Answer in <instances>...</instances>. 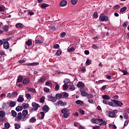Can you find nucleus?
<instances>
[{"label":"nucleus","mask_w":129,"mask_h":129,"mask_svg":"<svg viewBox=\"0 0 129 129\" xmlns=\"http://www.w3.org/2000/svg\"><path fill=\"white\" fill-rule=\"evenodd\" d=\"M123 105L122 102L116 100H112L111 102H109V105L113 107H117V106H121Z\"/></svg>","instance_id":"nucleus-1"},{"label":"nucleus","mask_w":129,"mask_h":129,"mask_svg":"<svg viewBox=\"0 0 129 129\" xmlns=\"http://www.w3.org/2000/svg\"><path fill=\"white\" fill-rule=\"evenodd\" d=\"M32 106H33V108H31V111H36V110H38V109L40 108V105L36 102H32Z\"/></svg>","instance_id":"nucleus-2"},{"label":"nucleus","mask_w":129,"mask_h":129,"mask_svg":"<svg viewBox=\"0 0 129 129\" xmlns=\"http://www.w3.org/2000/svg\"><path fill=\"white\" fill-rule=\"evenodd\" d=\"M99 20L101 22H107L108 21V17L105 16L104 14H101Z\"/></svg>","instance_id":"nucleus-3"},{"label":"nucleus","mask_w":129,"mask_h":129,"mask_svg":"<svg viewBox=\"0 0 129 129\" xmlns=\"http://www.w3.org/2000/svg\"><path fill=\"white\" fill-rule=\"evenodd\" d=\"M7 104L9 105V106H10V107H15L17 104V103L15 101H9V102L7 103Z\"/></svg>","instance_id":"nucleus-4"},{"label":"nucleus","mask_w":129,"mask_h":129,"mask_svg":"<svg viewBox=\"0 0 129 129\" xmlns=\"http://www.w3.org/2000/svg\"><path fill=\"white\" fill-rule=\"evenodd\" d=\"M91 120L93 123H96L97 124H98V123H100V122L102 121V119L94 118H92Z\"/></svg>","instance_id":"nucleus-5"},{"label":"nucleus","mask_w":129,"mask_h":129,"mask_svg":"<svg viewBox=\"0 0 129 129\" xmlns=\"http://www.w3.org/2000/svg\"><path fill=\"white\" fill-rule=\"evenodd\" d=\"M48 97L52 102H56V101H57L56 97H53L52 95H49Z\"/></svg>","instance_id":"nucleus-6"},{"label":"nucleus","mask_w":129,"mask_h":129,"mask_svg":"<svg viewBox=\"0 0 129 129\" xmlns=\"http://www.w3.org/2000/svg\"><path fill=\"white\" fill-rule=\"evenodd\" d=\"M23 115L22 112L18 113L16 120H17L18 121H20V120H21V119L23 118Z\"/></svg>","instance_id":"nucleus-7"},{"label":"nucleus","mask_w":129,"mask_h":129,"mask_svg":"<svg viewBox=\"0 0 129 129\" xmlns=\"http://www.w3.org/2000/svg\"><path fill=\"white\" fill-rule=\"evenodd\" d=\"M42 109L43 111H45V112L46 113L49 111V110H50V108H49V106H48V105H45L44 106H43Z\"/></svg>","instance_id":"nucleus-8"},{"label":"nucleus","mask_w":129,"mask_h":129,"mask_svg":"<svg viewBox=\"0 0 129 129\" xmlns=\"http://www.w3.org/2000/svg\"><path fill=\"white\" fill-rule=\"evenodd\" d=\"M85 86V85L82 82H79L77 84V87L79 88H83Z\"/></svg>","instance_id":"nucleus-9"},{"label":"nucleus","mask_w":129,"mask_h":129,"mask_svg":"<svg viewBox=\"0 0 129 129\" xmlns=\"http://www.w3.org/2000/svg\"><path fill=\"white\" fill-rule=\"evenodd\" d=\"M59 6L60 7H65L66 6H67V1L65 0L61 1L59 4Z\"/></svg>","instance_id":"nucleus-10"},{"label":"nucleus","mask_w":129,"mask_h":129,"mask_svg":"<svg viewBox=\"0 0 129 129\" xmlns=\"http://www.w3.org/2000/svg\"><path fill=\"white\" fill-rule=\"evenodd\" d=\"M80 91L81 92L82 96H86V95H87V93L85 92V90L84 89H80Z\"/></svg>","instance_id":"nucleus-11"},{"label":"nucleus","mask_w":129,"mask_h":129,"mask_svg":"<svg viewBox=\"0 0 129 129\" xmlns=\"http://www.w3.org/2000/svg\"><path fill=\"white\" fill-rule=\"evenodd\" d=\"M3 46L5 49H9V47H10V43H9V42L8 41H5Z\"/></svg>","instance_id":"nucleus-12"},{"label":"nucleus","mask_w":129,"mask_h":129,"mask_svg":"<svg viewBox=\"0 0 129 129\" xmlns=\"http://www.w3.org/2000/svg\"><path fill=\"white\" fill-rule=\"evenodd\" d=\"M16 27L17 29H23L24 28V25L22 23H17L16 24Z\"/></svg>","instance_id":"nucleus-13"},{"label":"nucleus","mask_w":129,"mask_h":129,"mask_svg":"<svg viewBox=\"0 0 129 129\" xmlns=\"http://www.w3.org/2000/svg\"><path fill=\"white\" fill-rule=\"evenodd\" d=\"M30 82V80L28 78H25L23 81V84L24 85H27V84H29V83Z\"/></svg>","instance_id":"nucleus-14"},{"label":"nucleus","mask_w":129,"mask_h":129,"mask_svg":"<svg viewBox=\"0 0 129 129\" xmlns=\"http://www.w3.org/2000/svg\"><path fill=\"white\" fill-rule=\"evenodd\" d=\"M24 97H23V95H20L18 98L17 99V101L18 102H23L24 101Z\"/></svg>","instance_id":"nucleus-15"},{"label":"nucleus","mask_w":129,"mask_h":129,"mask_svg":"<svg viewBox=\"0 0 129 129\" xmlns=\"http://www.w3.org/2000/svg\"><path fill=\"white\" fill-rule=\"evenodd\" d=\"M69 111H70V110L68 108H64L61 110V113H63V114L69 112Z\"/></svg>","instance_id":"nucleus-16"},{"label":"nucleus","mask_w":129,"mask_h":129,"mask_svg":"<svg viewBox=\"0 0 129 129\" xmlns=\"http://www.w3.org/2000/svg\"><path fill=\"white\" fill-rule=\"evenodd\" d=\"M44 81H46V77H41V78L38 81V83H42L44 82Z\"/></svg>","instance_id":"nucleus-17"},{"label":"nucleus","mask_w":129,"mask_h":129,"mask_svg":"<svg viewBox=\"0 0 129 129\" xmlns=\"http://www.w3.org/2000/svg\"><path fill=\"white\" fill-rule=\"evenodd\" d=\"M3 29L4 32H8L10 27H9L8 25H4V26L3 27Z\"/></svg>","instance_id":"nucleus-18"},{"label":"nucleus","mask_w":129,"mask_h":129,"mask_svg":"<svg viewBox=\"0 0 129 129\" xmlns=\"http://www.w3.org/2000/svg\"><path fill=\"white\" fill-rule=\"evenodd\" d=\"M108 115L110 117H115V114H114L112 111H109Z\"/></svg>","instance_id":"nucleus-19"},{"label":"nucleus","mask_w":129,"mask_h":129,"mask_svg":"<svg viewBox=\"0 0 129 129\" xmlns=\"http://www.w3.org/2000/svg\"><path fill=\"white\" fill-rule=\"evenodd\" d=\"M22 107H23V109H26L29 107V104L23 103L22 104Z\"/></svg>","instance_id":"nucleus-20"},{"label":"nucleus","mask_w":129,"mask_h":129,"mask_svg":"<svg viewBox=\"0 0 129 129\" xmlns=\"http://www.w3.org/2000/svg\"><path fill=\"white\" fill-rule=\"evenodd\" d=\"M76 103L77 105L80 104V105H83V104H84V102H83V101L80 100H77L76 101Z\"/></svg>","instance_id":"nucleus-21"},{"label":"nucleus","mask_w":129,"mask_h":129,"mask_svg":"<svg viewBox=\"0 0 129 129\" xmlns=\"http://www.w3.org/2000/svg\"><path fill=\"white\" fill-rule=\"evenodd\" d=\"M37 65H39V62L28 63L27 64L28 66H37Z\"/></svg>","instance_id":"nucleus-22"},{"label":"nucleus","mask_w":129,"mask_h":129,"mask_svg":"<svg viewBox=\"0 0 129 129\" xmlns=\"http://www.w3.org/2000/svg\"><path fill=\"white\" fill-rule=\"evenodd\" d=\"M26 44L27 46H31L32 44H33V42H32V40L28 39V41L26 42Z\"/></svg>","instance_id":"nucleus-23"},{"label":"nucleus","mask_w":129,"mask_h":129,"mask_svg":"<svg viewBox=\"0 0 129 129\" xmlns=\"http://www.w3.org/2000/svg\"><path fill=\"white\" fill-rule=\"evenodd\" d=\"M62 98V94H56L55 95V99H61Z\"/></svg>","instance_id":"nucleus-24"},{"label":"nucleus","mask_w":129,"mask_h":129,"mask_svg":"<svg viewBox=\"0 0 129 129\" xmlns=\"http://www.w3.org/2000/svg\"><path fill=\"white\" fill-rule=\"evenodd\" d=\"M16 111H22L23 110V107L22 106H18L16 108Z\"/></svg>","instance_id":"nucleus-25"},{"label":"nucleus","mask_w":129,"mask_h":129,"mask_svg":"<svg viewBox=\"0 0 129 129\" xmlns=\"http://www.w3.org/2000/svg\"><path fill=\"white\" fill-rule=\"evenodd\" d=\"M36 117H32L29 119V122H31V123H34L35 121H36Z\"/></svg>","instance_id":"nucleus-26"},{"label":"nucleus","mask_w":129,"mask_h":129,"mask_svg":"<svg viewBox=\"0 0 129 129\" xmlns=\"http://www.w3.org/2000/svg\"><path fill=\"white\" fill-rule=\"evenodd\" d=\"M28 110H24L22 111V115H23V116H27V115H28Z\"/></svg>","instance_id":"nucleus-27"},{"label":"nucleus","mask_w":129,"mask_h":129,"mask_svg":"<svg viewBox=\"0 0 129 129\" xmlns=\"http://www.w3.org/2000/svg\"><path fill=\"white\" fill-rule=\"evenodd\" d=\"M23 76H20L18 77V78L17 79V82L18 83H20V82H22V81H23Z\"/></svg>","instance_id":"nucleus-28"},{"label":"nucleus","mask_w":129,"mask_h":129,"mask_svg":"<svg viewBox=\"0 0 129 129\" xmlns=\"http://www.w3.org/2000/svg\"><path fill=\"white\" fill-rule=\"evenodd\" d=\"M62 54V50L61 49H58L56 51V56H60Z\"/></svg>","instance_id":"nucleus-29"},{"label":"nucleus","mask_w":129,"mask_h":129,"mask_svg":"<svg viewBox=\"0 0 129 129\" xmlns=\"http://www.w3.org/2000/svg\"><path fill=\"white\" fill-rule=\"evenodd\" d=\"M11 113L12 114V116H13L14 117H16L17 116V112H16V111L12 110L11 111Z\"/></svg>","instance_id":"nucleus-30"},{"label":"nucleus","mask_w":129,"mask_h":129,"mask_svg":"<svg viewBox=\"0 0 129 129\" xmlns=\"http://www.w3.org/2000/svg\"><path fill=\"white\" fill-rule=\"evenodd\" d=\"M60 105L61 106H64V103L62 101H59L55 105Z\"/></svg>","instance_id":"nucleus-31"},{"label":"nucleus","mask_w":129,"mask_h":129,"mask_svg":"<svg viewBox=\"0 0 129 129\" xmlns=\"http://www.w3.org/2000/svg\"><path fill=\"white\" fill-rule=\"evenodd\" d=\"M5 116H6V113L3 111H0V117L4 118Z\"/></svg>","instance_id":"nucleus-32"},{"label":"nucleus","mask_w":129,"mask_h":129,"mask_svg":"<svg viewBox=\"0 0 129 129\" xmlns=\"http://www.w3.org/2000/svg\"><path fill=\"white\" fill-rule=\"evenodd\" d=\"M102 98L104 99H108L109 100L110 99V97H109V96L107 95H104L102 96Z\"/></svg>","instance_id":"nucleus-33"},{"label":"nucleus","mask_w":129,"mask_h":129,"mask_svg":"<svg viewBox=\"0 0 129 129\" xmlns=\"http://www.w3.org/2000/svg\"><path fill=\"white\" fill-rule=\"evenodd\" d=\"M69 116H70V112H69L63 114V117H64V118H67L69 117Z\"/></svg>","instance_id":"nucleus-34"},{"label":"nucleus","mask_w":129,"mask_h":129,"mask_svg":"<svg viewBox=\"0 0 129 129\" xmlns=\"http://www.w3.org/2000/svg\"><path fill=\"white\" fill-rule=\"evenodd\" d=\"M126 9L127 8L125 7L121 8L119 10L120 13H123V12H125V11H126Z\"/></svg>","instance_id":"nucleus-35"},{"label":"nucleus","mask_w":129,"mask_h":129,"mask_svg":"<svg viewBox=\"0 0 129 129\" xmlns=\"http://www.w3.org/2000/svg\"><path fill=\"white\" fill-rule=\"evenodd\" d=\"M68 51H69V52H73V51H75V48H74V47H69L68 48Z\"/></svg>","instance_id":"nucleus-36"},{"label":"nucleus","mask_w":129,"mask_h":129,"mask_svg":"<svg viewBox=\"0 0 129 129\" xmlns=\"http://www.w3.org/2000/svg\"><path fill=\"white\" fill-rule=\"evenodd\" d=\"M62 96H63V97H68L69 96V94H68V93L63 92L61 93Z\"/></svg>","instance_id":"nucleus-37"},{"label":"nucleus","mask_w":129,"mask_h":129,"mask_svg":"<svg viewBox=\"0 0 129 129\" xmlns=\"http://www.w3.org/2000/svg\"><path fill=\"white\" fill-rule=\"evenodd\" d=\"M86 96L88 99L92 98V97H93V94H90L87 93V95Z\"/></svg>","instance_id":"nucleus-38"},{"label":"nucleus","mask_w":129,"mask_h":129,"mask_svg":"<svg viewBox=\"0 0 129 129\" xmlns=\"http://www.w3.org/2000/svg\"><path fill=\"white\" fill-rule=\"evenodd\" d=\"M55 83L56 85L55 86V90L58 91V90H59V88H60V86L57 83Z\"/></svg>","instance_id":"nucleus-39"},{"label":"nucleus","mask_w":129,"mask_h":129,"mask_svg":"<svg viewBox=\"0 0 129 129\" xmlns=\"http://www.w3.org/2000/svg\"><path fill=\"white\" fill-rule=\"evenodd\" d=\"M40 114H41V116L40 117L39 119H43L45 116V113L42 111L40 112Z\"/></svg>","instance_id":"nucleus-40"},{"label":"nucleus","mask_w":129,"mask_h":129,"mask_svg":"<svg viewBox=\"0 0 129 129\" xmlns=\"http://www.w3.org/2000/svg\"><path fill=\"white\" fill-rule=\"evenodd\" d=\"M63 90H67V89H68V85L67 84H64L63 85Z\"/></svg>","instance_id":"nucleus-41"},{"label":"nucleus","mask_w":129,"mask_h":129,"mask_svg":"<svg viewBox=\"0 0 129 129\" xmlns=\"http://www.w3.org/2000/svg\"><path fill=\"white\" fill-rule=\"evenodd\" d=\"M103 103H104V104H108V105H109V102H108V99H104L103 100Z\"/></svg>","instance_id":"nucleus-42"},{"label":"nucleus","mask_w":129,"mask_h":129,"mask_svg":"<svg viewBox=\"0 0 129 129\" xmlns=\"http://www.w3.org/2000/svg\"><path fill=\"white\" fill-rule=\"evenodd\" d=\"M12 97H15V96H18V93L17 92H13L12 93Z\"/></svg>","instance_id":"nucleus-43"},{"label":"nucleus","mask_w":129,"mask_h":129,"mask_svg":"<svg viewBox=\"0 0 129 129\" xmlns=\"http://www.w3.org/2000/svg\"><path fill=\"white\" fill-rule=\"evenodd\" d=\"M48 7H49V5L48 4H42L41 8H42V9H45L46 8H48Z\"/></svg>","instance_id":"nucleus-44"},{"label":"nucleus","mask_w":129,"mask_h":129,"mask_svg":"<svg viewBox=\"0 0 129 129\" xmlns=\"http://www.w3.org/2000/svg\"><path fill=\"white\" fill-rule=\"evenodd\" d=\"M5 126L6 127V128H10V126H11V124H10V123L9 122H6L5 124Z\"/></svg>","instance_id":"nucleus-45"},{"label":"nucleus","mask_w":129,"mask_h":129,"mask_svg":"<svg viewBox=\"0 0 129 129\" xmlns=\"http://www.w3.org/2000/svg\"><path fill=\"white\" fill-rule=\"evenodd\" d=\"M25 96L27 99H31L32 98L31 97V94H26Z\"/></svg>","instance_id":"nucleus-46"},{"label":"nucleus","mask_w":129,"mask_h":129,"mask_svg":"<svg viewBox=\"0 0 129 129\" xmlns=\"http://www.w3.org/2000/svg\"><path fill=\"white\" fill-rule=\"evenodd\" d=\"M86 64H87V65H90V64H91V60L87 59L86 61Z\"/></svg>","instance_id":"nucleus-47"},{"label":"nucleus","mask_w":129,"mask_h":129,"mask_svg":"<svg viewBox=\"0 0 129 129\" xmlns=\"http://www.w3.org/2000/svg\"><path fill=\"white\" fill-rule=\"evenodd\" d=\"M128 112L124 113V117L125 119H127V118H128Z\"/></svg>","instance_id":"nucleus-48"},{"label":"nucleus","mask_w":129,"mask_h":129,"mask_svg":"<svg viewBox=\"0 0 129 129\" xmlns=\"http://www.w3.org/2000/svg\"><path fill=\"white\" fill-rule=\"evenodd\" d=\"M70 89H71V90H72V91H73L74 90H75V86L71 85Z\"/></svg>","instance_id":"nucleus-49"},{"label":"nucleus","mask_w":129,"mask_h":129,"mask_svg":"<svg viewBox=\"0 0 129 129\" xmlns=\"http://www.w3.org/2000/svg\"><path fill=\"white\" fill-rule=\"evenodd\" d=\"M72 5H73L74 6L76 5V4H77V3H78V0H72Z\"/></svg>","instance_id":"nucleus-50"},{"label":"nucleus","mask_w":129,"mask_h":129,"mask_svg":"<svg viewBox=\"0 0 129 129\" xmlns=\"http://www.w3.org/2000/svg\"><path fill=\"white\" fill-rule=\"evenodd\" d=\"M25 62H26V58H23V59H21L19 61V63H20V64L25 63Z\"/></svg>","instance_id":"nucleus-51"},{"label":"nucleus","mask_w":129,"mask_h":129,"mask_svg":"<svg viewBox=\"0 0 129 129\" xmlns=\"http://www.w3.org/2000/svg\"><path fill=\"white\" fill-rule=\"evenodd\" d=\"M93 17H94V18H95V19H97V18H98V15L96 12L94 13Z\"/></svg>","instance_id":"nucleus-52"},{"label":"nucleus","mask_w":129,"mask_h":129,"mask_svg":"<svg viewBox=\"0 0 129 129\" xmlns=\"http://www.w3.org/2000/svg\"><path fill=\"white\" fill-rule=\"evenodd\" d=\"M15 127L16 129H19L20 128V127H21V125L19 124H15Z\"/></svg>","instance_id":"nucleus-53"},{"label":"nucleus","mask_w":129,"mask_h":129,"mask_svg":"<svg viewBox=\"0 0 129 129\" xmlns=\"http://www.w3.org/2000/svg\"><path fill=\"white\" fill-rule=\"evenodd\" d=\"M44 101H45V97H42L40 98V102L41 103H44Z\"/></svg>","instance_id":"nucleus-54"},{"label":"nucleus","mask_w":129,"mask_h":129,"mask_svg":"<svg viewBox=\"0 0 129 129\" xmlns=\"http://www.w3.org/2000/svg\"><path fill=\"white\" fill-rule=\"evenodd\" d=\"M35 43L36 44H42V42L41 41V40H40L39 39L35 40Z\"/></svg>","instance_id":"nucleus-55"},{"label":"nucleus","mask_w":129,"mask_h":129,"mask_svg":"<svg viewBox=\"0 0 129 129\" xmlns=\"http://www.w3.org/2000/svg\"><path fill=\"white\" fill-rule=\"evenodd\" d=\"M119 8H120V6L118 5H115L113 7V9H114L115 10H117L118 9H119Z\"/></svg>","instance_id":"nucleus-56"},{"label":"nucleus","mask_w":129,"mask_h":129,"mask_svg":"<svg viewBox=\"0 0 129 129\" xmlns=\"http://www.w3.org/2000/svg\"><path fill=\"white\" fill-rule=\"evenodd\" d=\"M64 83H70V79H65L64 80Z\"/></svg>","instance_id":"nucleus-57"},{"label":"nucleus","mask_w":129,"mask_h":129,"mask_svg":"<svg viewBox=\"0 0 129 129\" xmlns=\"http://www.w3.org/2000/svg\"><path fill=\"white\" fill-rule=\"evenodd\" d=\"M106 89V85L103 86L100 89L101 91H103V90H105Z\"/></svg>","instance_id":"nucleus-58"},{"label":"nucleus","mask_w":129,"mask_h":129,"mask_svg":"<svg viewBox=\"0 0 129 129\" xmlns=\"http://www.w3.org/2000/svg\"><path fill=\"white\" fill-rule=\"evenodd\" d=\"M44 92H49L50 89L48 88H44L43 89Z\"/></svg>","instance_id":"nucleus-59"},{"label":"nucleus","mask_w":129,"mask_h":129,"mask_svg":"<svg viewBox=\"0 0 129 129\" xmlns=\"http://www.w3.org/2000/svg\"><path fill=\"white\" fill-rule=\"evenodd\" d=\"M92 48H93V49H99V47H97V46L95 45V44H93L92 46Z\"/></svg>","instance_id":"nucleus-60"},{"label":"nucleus","mask_w":129,"mask_h":129,"mask_svg":"<svg viewBox=\"0 0 129 129\" xmlns=\"http://www.w3.org/2000/svg\"><path fill=\"white\" fill-rule=\"evenodd\" d=\"M45 85H46V86H50V85H52V84L50 82H46Z\"/></svg>","instance_id":"nucleus-61"},{"label":"nucleus","mask_w":129,"mask_h":129,"mask_svg":"<svg viewBox=\"0 0 129 129\" xmlns=\"http://www.w3.org/2000/svg\"><path fill=\"white\" fill-rule=\"evenodd\" d=\"M60 47V46L59 45V44H55L53 46V47L54 48V49H58V48Z\"/></svg>","instance_id":"nucleus-62"},{"label":"nucleus","mask_w":129,"mask_h":129,"mask_svg":"<svg viewBox=\"0 0 129 129\" xmlns=\"http://www.w3.org/2000/svg\"><path fill=\"white\" fill-rule=\"evenodd\" d=\"M50 28L51 30H52L53 31L56 30V27H55V26L54 25H51L50 26Z\"/></svg>","instance_id":"nucleus-63"},{"label":"nucleus","mask_w":129,"mask_h":129,"mask_svg":"<svg viewBox=\"0 0 129 129\" xmlns=\"http://www.w3.org/2000/svg\"><path fill=\"white\" fill-rule=\"evenodd\" d=\"M93 129H99V128H100V126L96 125V126H93Z\"/></svg>","instance_id":"nucleus-64"}]
</instances>
